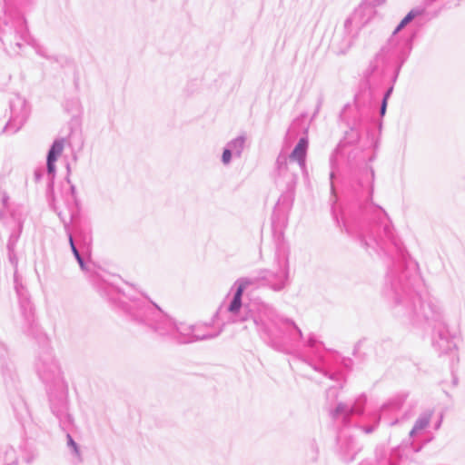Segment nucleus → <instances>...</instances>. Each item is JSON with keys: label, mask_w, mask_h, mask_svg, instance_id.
Wrapping results in <instances>:
<instances>
[{"label": "nucleus", "mask_w": 465, "mask_h": 465, "mask_svg": "<svg viewBox=\"0 0 465 465\" xmlns=\"http://www.w3.org/2000/svg\"><path fill=\"white\" fill-rule=\"evenodd\" d=\"M366 212L371 215V223L368 226L344 222L343 227L368 253L393 260L382 288V296L391 313L403 323L432 327V346L439 355L456 354L455 336L445 322L444 307L437 298H423L425 284L418 263L410 258L395 235L388 214L372 203L366 207Z\"/></svg>", "instance_id": "1"}, {"label": "nucleus", "mask_w": 465, "mask_h": 465, "mask_svg": "<svg viewBox=\"0 0 465 465\" xmlns=\"http://www.w3.org/2000/svg\"><path fill=\"white\" fill-rule=\"evenodd\" d=\"M243 310L244 313L239 321L252 322L257 335L266 346L283 354L297 356L312 370L330 380L338 379V374L329 372L323 356L317 352L319 341L313 333L304 339L295 322L279 313L269 303L252 302Z\"/></svg>", "instance_id": "2"}, {"label": "nucleus", "mask_w": 465, "mask_h": 465, "mask_svg": "<svg viewBox=\"0 0 465 465\" xmlns=\"http://www.w3.org/2000/svg\"><path fill=\"white\" fill-rule=\"evenodd\" d=\"M102 295L117 303L130 317V320L144 327L158 337L169 339L177 343L193 342L194 325L176 322L164 313L155 303L138 299L134 294L133 285L124 282H103L97 286Z\"/></svg>", "instance_id": "3"}, {"label": "nucleus", "mask_w": 465, "mask_h": 465, "mask_svg": "<svg viewBox=\"0 0 465 465\" xmlns=\"http://www.w3.org/2000/svg\"><path fill=\"white\" fill-rule=\"evenodd\" d=\"M36 370L40 379L47 385L50 408L57 418L63 430H69L73 426V417L68 410V391L60 368L49 352L41 355L36 362Z\"/></svg>", "instance_id": "4"}, {"label": "nucleus", "mask_w": 465, "mask_h": 465, "mask_svg": "<svg viewBox=\"0 0 465 465\" xmlns=\"http://www.w3.org/2000/svg\"><path fill=\"white\" fill-rule=\"evenodd\" d=\"M299 167L295 163L288 160L287 155L280 153L276 159V177L275 183L282 191V194L278 199L275 210L281 205L290 209L294 196V190L298 180Z\"/></svg>", "instance_id": "5"}, {"label": "nucleus", "mask_w": 465, "mask_h": 465, "mask_svg": "<svg viewBox=\"0 0 465 465\" xmlns=\"http://www.w3.org/2000/svg\"><path fill=\"white\" fill-rule=\"evenodd\" d=\"M1 41L5 45L11 46L15 45L19 49L22 47L23 43H25L32 46L39 56L48 60L52 59L47 49L30 35L26 20L23 16L17 17L12 27L2 31Z\"/></svg>", "instance_id": "6"}, {"label": "nucleus", "mask_w": 465, "mask_h": 465, "mask_svg": "<svg viewBox=\"0 0 465 465\" xmlns=\"http://www.w3.org/2000/svg\"><path fill=\"white\" fill-rule=\"evenodd\" d=\"M414 21L417 25H421L425 21V10L424 8H415L411 10L407 15L401 21V23L394 29L391 37L388 43L381 47L380 52L376 54V59L389 56V58L398 57V41L394 38V35L405 27L409 23Z\"/></svg>", "instance_id": "7"}, {"label": "nucleus", "mask_w": 465, "mask_h": 465, "mask_svg": "<svg viewBox=\"0 0 465 465\" xmlns=\"http://www.w3.org/2000/svg\"><path fill=\"white\" fill-rule=\"evenodd\" d=\"M19 311L22 317L21 328L28 335H34L37 331L35 307L27 292L24 288L16 286Z\"/></svg>", "instance_id": "8"}, {"label": "nucleus", "mask_w": 465, "mask_h": 465, "mask_svg": "<svg viewBox=\"0 0 465 465\" xmlns=\"http://www.w3.org/2000/svg\"><path fill=\"white\" fill-rule=\"evenodd\" d=\"M367 402L364 394L355 399L352 404L339 402L334 409L330 411V415L335 420H340L344 426L351 424L352 415H362Z\"/></svg>", "instance_id": "9"}, {"label": "nucleus", "mask_w": 465, "mask_h": 465, "mask_svg": "<svg viewBox=\"0 0 465 465\" xmlns=\"http://www.w3.org/2000/svg\"><path fill=\"white\" fill-rule=\"evenodd\" d=\"M11 117L6 124L5 130L7 133L15 134L19 131L29 115V108L25 100L16 97L10 103Z\"/></svg>", "instance_id": "10"}, {"label": "nucleus", "mask_w": 465, "mask_h": 465, "mask_svg": "<svg viewBox=\"0 0 465 465\" xmlns=\"http://www.w3.org/2000/svg\"><path fill=\"white\" fill-rule=\"evenodd\" d=\"M261 281L270 287L274 292H280L288 284L289 278V264L286 259L282 267L280 266L277 272H272L267 270L260 272Z\"/></svg>", "instance_id": "11"}, {"label": "nucleus", "mask_w": 465, "mask_h": 465, "mask_svg": "<svg viewBox=\"0 0 465 465\" xmlns=\"http://www.w3.org/2000/svg\"><path fill=\"white\" fill-rule=\"evenodd\" d=\"M360 16V11L356 10L344 21L343 27L345 38L342 45V51H345L351 46L354 38L356 37L359 30L362 26V23L361 22Z\"/></svg>", "instance_id": "12"}, {"label": "nucleus", "mask_w": 465, "mask_h": 465, "mask_svg": "<svg viewBox=\"0 0 465 465\" xmlns=\"http://www.w3.org/2000/svg\"><path fill=\"white\" fill-rule=\"evenodd\" d=\"M337 442L340 451L344 455V459L351 460L360 450L355 438L341 431L337 437Z\"/></svg>", "instance_id": "13"}, {"label": "nucleus", "mask_w": 465, "mask_h": 465, "mask_svg": "<svg viewBox=\"0 0 465 465\" xmlns=\"http://www.w3.org/2000/svg\"><path fill=\"white\" fill-rule=\"evenodd\" d=\"M309 141L306 136L301 137L298 141V143L295 145L294 149L288 157L292 163L298 165L300 170H303L305 168V160L308 150Z\"/></svg>", "instance_id": "14"}, {"label": "nucleus", "mask_w": 465, "mask_h": 465, "mask_svg": "<svg viewBox=\"0 0 465 465\" xmlns=\"http://www.w3.org/2000/svg\"><path fill=\"white\" fill-rule=\"evenodd\" d=\"M64 149V140H55L47 153L46 169L48 175L53 178L55 173V162Z\"/></svg>", "instance_id": "15"}, {"label": "nucleus", "mask_w": 465, "mask_h": 465, "mask_svg": "<svg viewBox=\"0 0 465 465\" xmlns=\"http://www.w3.org/2000/svg\"><path fill=\"white\" fill-rule=\"evenodd\" d=\"M359 185L366 190L370 200L372 198L374 191V171L371 167H365L361 172L359 178Z\"/></svg>", "instance_id": "16"}, {"label": "nucleus", "mask_w": 465, "mask_h": 465, "mask_svg": "<svg viewBox=\"0 0 465 465\" xmlns=\"http://www.w3.org/2000/svg\"><path fill=\"white\" fill-rule=\"evenodd\" d=\"M433 411L430 410L425 411L417 418L412 429L410 431V437L413 438L422 430H424L430 424Z\"/></svg>", "instance_id": "17"}, {"label": "nucleus", "mask_w": 465, "mask_h": 465, "mask_svg": "<svg viewBox=\"0 0 465 465\" xmlns=\"http://www.w3.org/2000/svg\"><path fill=\"white\" fill-rule=\"evenodd\" d=\"M210 327L206 324H195L193 329V342L210 340L217 337L221 333V330L215 332H211L209 331Z\"/></svg>", "instance_id": "18"}, {"label": "nucleus", "mask_w": 465, "mask_h": 465, "mask_svg": "<svg viewBox=\"0 0 465 465\" xmlns=\"http://www.w3.org/2000/svg\"><path fill=\"white\" fill-rule=\"evenodd\" d=\"M17 222V229L16 231L12 232V233L9 236L8 242H7V250H8V255L9 259H12V254L15 249L16 243L20 238L22 229H23V221L21 218L15 219Z\"/></svg>", "instance_id": "19"}, {"label": "nucleus", "mask_w": 465, "mask_h": 465, "mask_svg": "<svg viewBox=\"0 0 465 465\" xmlns=\"http://www.w3.org/2000/svg\"><path fill=\"white\" fill-rule=\"evenodd\" d=\"M9 200L10 198L7 193L5 191L0 190V203L3 207L0 210V219H4L7 213H9L14 219L18 218L15 214V212L12 208Z\"/></svg>", "instance_id": "20"}, {"label": "nucleus", "mask_w": 465, "mask_h": 465, "mask_svg": "<svg viewBox=\"0 0 465 465\" xmlns=\"http://www.w3.org/2000/svg\"><path fill=\"white\" fill-rule=\"evenodd\" d=\"M245 140L246 138L244 135H239L226 143V146L233 153L234 157L240 158L242 156Z\"/></svg>", "instance_id": "21"}, {"label": "nucleus", "mask_w": 465, "mask_h": 465, "mask_svg": "<svg viewBox=\"0 0 465 465\" xmlns=\"http://www.w3.org/2000/svg\"><path fill=\"white\" fill-rule=\"evenodd\" d=\"M260 280V275L258 277H242L234 282L232 289L242 288V292H243L249 286L256 285Z\"/></svg>", "instance_id": "22"}, {"label": "nucleus", "mask_w": 465, "mask_h": 465, "mask_svg": "<svg viewBox=\"0 0 465 465\" xmlns=\"http://www.w3.org/2000/svg\"><path fill=\"white\" fill-rule=\"evenodd\" d=\"M233 290H234L233 297L228 306V311L230 312H232V314H236L237 312H239V311L242 307V297L243 292H242V288L241 289H233Z\"/></svg>", "instance_id": "23"}, {"label": "nucleus", "mask_w": 465, "mask_h": 465, "mask_svg": "<svg viewBox=\"0 0 465 465\" xmlns=\"http://www.w3.org/2000/svg\"><path fill=\"white\" fill-rule=\"evenodd\" d=\"M381 420V415L380 414H374L373 416V424L370 426H361V430L365 432L366 434L372 433L378 427Z\"/></svg>", "instance_id": "24"}, {"label": "nucleus", "mask_w": 465, "mask_h": 465, "mask_svg": "<svg viewBox=\"0 0 465 465\" xmlns=\"http://www.w3.org/2000/svg\"><path fill=\"white\" fill-rule=\"evenodd\" d=\"M233 156V153L228 148L226 145L223 149V154H222V163L224 165H229L232 162V158Z\"/></svg>", "instance_id": "25"}, {"label": "nucleus", "mask_w": 465, "mask_h": 465, "mask_svg": "<svg viewBox=\"0 0 465 465\" xmlns=\"http://www.w3.org/2000/svg\"><path fill=\"white\" fill-rule=\"evenodd\" d=\"M74 258L76 259L80 268L84 271L86 269L85 262L84 261V258L82 257L79 250L77 248H74V251H72Z\"/></svg>", "instance_id": "26"}, {"label": "nucleus", "mask_w": 465, "mask_h": 465, "mask_svg": "<svg viewBox=\"0 0 465 465\" xmlns=\"http://www.w3.org/2000/svg\"><path fill=\"white\" fill-rule=\"evenodd\" d=\"M400 455V449L395 448L391 450V457L388 460L389 465H398L397 461L394 460Z\"/></svg>", "instance_id": "27"}, {"label": "nucleus", "mask_w": 465, "mask_h": 465, "mask_svg": "<svg viewBox=\"0 0 465 465\" xmlns=\"http://www.w3.org/2000/svg\"><path fill=\"white\" fill-rule=\"evenodd\" d=\"M64 229H65V232H66L67 236H68V241H69V243H70L71 250L74 251V248H77V247H76V245L74 243L72 232L69 230V225L66 223H64Z\"/></svg>", "instance_id": "28"}, {"label": "nucleus", "mask_w": 465, "mask_h": 465, "mask_svg": "<svg viewBox=\"0 0 465 465\" xmlns=\"http://www.w3.org/2000/svg\"><path fill=\"white\" fill-rule=\"evenodd\" d=\"M67 443H68V446L73 449V451L76 455H79L78 446H77V444L75 443V441L73 440V438L71 437V435L69 433H67Z\"/></svg>", "instance_id": "29"}, {"label": "nucleus", "mask_w": 465, "mask_h": 465, "mask_svg": "<svg viewBox=\"0 0 465 465\" xmlns=\"http://www.w3.org/2000/svg\"><path fill=\"white\" fill-rule=\"evenodd\" d=\"M35 459H36V455L35 453L31 452V453H28L25 457V461L27 464H31Z\"/></svg>", "instance_id": "30"}, {"label": "nucleus", "mask_w": 465, "mask_h": 465, "mask_svg": "<svg viewBox=\"0 0 465 465\" xmlns=\"http://www.w3.org/2000/svg\"><path fill=\"white\" fill-rule=\"evenodd\" d=\"M387 104H388V101H384V100L381 101V107H380V114H381V116H384L385 115L386 110H387Z\"/></svg>", "instance_id": "31"}, {"label": "nucleus", "mask_w": 465, "mask_h": 465, "mask_svg": "<svg viewBox=\"0 0 465 465\" xmlns=\"http://www.w3.org/2000/svg\"><path fill=\"white\" fill-rule=\"evenodd\" d=\"M393 92V85L390 86L387 91L385 92L384 95H383V98L382 100L384 101H388V99L390 98V96L391 95Z\"/></svg>", "instance_id": "32"}, {"label": "nucleus", "mask_w": 465, "mask_h": 465, "mask_svg": "<svg viewBox=\"0 0 465 465\" xmlns=\"http://www.w3.org/2000/svg\"><path fill=\"white\" fill-rule=\"evenodd\" d=\"M408 54H404V56L401 58V64L398 66L396 72H395V74L392 78V82L395 83L396 82V79L398 77V74H399V71H400V68H401V65L402 64V63L405 61L406 57H407Z\"/></svg>", "instance_id": "33"}, {"label": "nucleus", "mask_w": 465, "mask_h": 465, "mask_svg": "<svg viewBox=\"0 0 465 465\" xmlns=\"http://www.w3.org/2000/svg\"><path fill=\"white\" fill-rule=\"evenodd\" d=\"M43 174H44L43 170H35V173H34L35 182H39L41 180Z\"/></svg>", "instance_id": "34"}, {"label": "nucleus", "mask_w": 465, "mask_h": 465, "mask_svg": "<svg viewBox=\"0 0 465 465\" xmlns=\"http://www.w3.org/2000/svg\"><path fill=\"white\" fill-rule=\"evenodd\" d=\"M71 192V201L75 203H76V195H75V187L74 185H70Z\"/></svg>", "instance_id": "35"}, {"label": "nucleus", "mask_w": 465, "mask_h": 465, "mask_svg": "<svg viewBox=\"0 0 465 465\" xmlns=\"http://www.w3.org/2000/svg\"><path fill=\"white\" fill-rule=\"evenodd\" d=\"M388 408H392V409H398L399 408V405L397 403H394V402H391V403H389V404H384L382 407H381V411H383L384 410L388 409Z\"/></svg>", "instance_id": "36"}, {"label": "nucleus", "mask_w": 465, "mask_h": 465, "mask_svg": "<svg viewBox=\"0 0 465 465\" xmlns=\"http://www.w3.org/2000/svg\"><path fill=\"white\" fill-rule=\"evenodd\" d=\"M92 241V238L91 236H88L84 239V248L88 251L89 250V246H90V242Z\"/></svg>", "instance_id": "37"}, {"label": "nucleus", "mask_w": 465, "mask_h": 465, "mask_svg": "<svg viewBox=\"0 0 465 465\" xmlns=\"http://www.w3.org/2000/svg\"><path fill=\"white\" fill-rule=\"evenodd\" d=\"M440 423H441V418L439 420V421L437 422L436 426H435V429H439L440 426Z\"/></svg>", "instance_id": "38"}, {"label": "nucleus", "mask_w": 465, "mask_h": 465, "mask_svg": "<svg viewBox=\"0 0 465 465\" xmlns=\"http://www.w3.org/2000/svg\"><path fill=\"white\" fill-rule=\"evenodd\" d=\"M15 257V252H13V254H12V259H10V261H11L12 262H14Z\"/></svg>", "instance_id": "39"}]
</instances>
